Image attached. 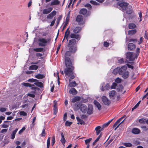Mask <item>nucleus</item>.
<instances>
[{
	"instance_id": "f257e3e1",
	"label": "nucleus",
	"mask_w": 148,
	"mask_h": 148,
	"mask_svg": "<svg viewBox=\"0 0 148 148\" xmlns=\"http://www.w3.org/2000/svg\"><path fill=\"white\" fill-rule=\"evenodd\" d=\"M127 66L125 65L123 66L121 68H116L113 71V73L115 75L117 73L121 75L122 77L125 79L127 78L129 75V72L127 71Z\"/></svg>"
},
{
	"instance_id": "f03ea898",
	"label": "nucleus",
	"mask_w": 148,
	"mask_h": 148,
	"mask_svg": "<svg viewBox=\"0 0 148 148\" xmlns=\"http://www.w3.org/2000/svg\"><path fill=\"white\" fill-rule=\"evenodd\" d=\"M76 42V41L75 39L70 40L68 45L69 47V50L72 52H75L76 50V47L75 45Z\"/></svg>"
},
{
	"instance_id": "7ed1b4c3",
	"label": "nucleus",
	"mask_w": 148,
	"mask_h": 148,
	"mask_svg": "<svg viewBox=\"0 0 148 148\" xmlns=\"http://www.w3.org/2000/svg\"><path fill=\"white\" fill-rule=\"evenodd\" d=\"M126 56L127 59L130 61L134 60L135 59L137 58L138 57L137 54L130 52H127Z\"/></svg>"
},
{
	"instance_id": "20e7f679",
	"label": "nucleus",
	"mask_w": 148,
	"mask_h": 148,
	"mask_svg": "<svg viewBox=\"0 0 148 148\" xmlns=\"http://www.w3.org/2000/svg\"><path fill=\"white\" fill-rule=\"evenodd\" d=\"M66 67L64 71L65 75L69 76L73 74V67L72 65H66Z\"/></svg>"
},
{
	"instance_id": "39448f33",
	"label": "nucleus",
	"mask_w": 148,
	"mask_h": 148,
	"mask_svg": "<svg viewBox=\"0 0 148 148\" xmlns=\"http://www.w3.org/2000/svg\"><path fill=\"white\" fill-rule=\"evenodd\" d=\"M49 40L40 38L38 39V45L41 47H44L47 45Z\"/></svg>"
},
{
	"instance_id": "423d86ee",
	"label": "nucleus",
	"mask_w": 148,
	"mask_h": 148,
	"mask_svg": "<svg viewBox=\"0 0 148 148\" xmlns=\"http://www.w3.org/2000/svg\"><path fill=\"white\" fill-rule=\"evenodd\" d=\"M125 116L124 115L123 117H121L113 125L114 127H115L114 129V130H116V129L119 127V126L120 125L121 123H123L125 119L123 120L121 123H119L121 121V120L123 119Z\"/></svg>"
},
{
	"instance_id": "0eeeda50",
	"label": "nucleus",
	"mask_w": 148,
	"mask_h": 148,
	"mask_svg": "<svg viewBox=\"0 0 148 148\" xmlns=\"http://www.w3.org/2000/svg\"><path fill=\"white\" fill-rule=\"evenodd\" d=\"M119 8L120 9H122V10L124 11L126 10V9L128 7V4L126 3H119Z\"/></svg>"
},
{
	"instance_id": "6e6552de",
	"label": "nucleus",
	"mask_w": 148,
	"mask_h": 148,
	"mask_svg": "<svg viewBox=\"0 0 148 148\" xmlns=\"http://www.w3.org/2000/svg\"><path fill=\"white\" fill-rule=\"evenodd\" d=\"M102 100L103 103L106 105H109L110 103V101L105 96L102 97Z\"/></svg>"
},
{
	"instance_id": "1a4fd4ad",
	"label": "nucleus",
	"mask_w": 148,
	"mask_h": 148,
	"mask_svg": "<svg viewBox=\"0 0 148 148\" xmlns=\"http://www.w3.org/2000/svg\"><path fill=\"white\" fill-rule=\"evenodd\" d=\"M87 112L89 115L92 114L93 111V106L91 104L89 105L88 108H87Z\"/></svg>"
},
{
	"instance_id": "9d476101",
	"label": "nucleus",
	"mask_w": 148,
	"mask_h": 148,
	"mask_svg": "<svg viewBox=\"0 0 148 148\" xmlns=\"http://www.w3.org/2000/svg\"><path fill=\"white\" fill-rule=\"evenodd\" d=\"M80 110L83 113H85L87 111V107L85 105L82 104L80 105Z\"/></svg>"
},
{
	"instance_id": "9b49d317",
	"label": "nucleus",
	"mask_w": 148,
	"mask_h": 148,
	"mask_svg": "<svg viewBox=\"0 0 148 148\" xmlns=\"http://www.w3.org/2000/svg\"><path fill=\"white\" fill-rule=\"evenodd\" d=\"M82 103L80 102H77L74 104L73 106V108L75 111H77L79 109H80V105Z\"/></svg>"
},
{
	"instance_id": "f8f14e48",
	"label": "nucleus",
	"mask_w": 148,
	"mask_h": 148,
	"mask_svg": "<svg viewBox=\"0 0 148 148\" xmlns=\"http://www.w3.org/2000/svg\"><path fill=\"white\" fill-rule=\"evenodd\" d=\"M116 93L114 90L110 91L109 94V97L111 99H114L116 95Z\"/></svg>"
},
{
	"instance_id": "ddd939ff",
	"label": "nucleus",
	"mask_w": 148,
	"mask_h": 148,
	"mask_svg": "<svg viewBox=\"0 0 148 148\" xmlns=\"http://www.w3.org/2000/svg\"><path fill=\"white\" fill-rule=\"evenodd\" d=\"M56 11H53L51 13L47 15V18L49 19H51L53 16L56 14Z\"/></svg>"
},
{
	"instance_id": "4468645a",
	"label": "nucleus",
	"mask_w": 148,
	"mask_h": 148,
	"mask_svg": "<svg viewBox=\"0 0 148 148\" xmlns=\"http://www.w3.org/2000/svg\"><path fill=\"white\" fill-rule=\"evenodd\" d=\"M60 1L58 0H53L50 3V5L51 6L57 5L59 4Z\"/></svg>"
},
{
	"instance_id": "2eb2a0df",
	"label": "nucleus",
	"mask_w": 148,
	"mask_h": 148,
	"mask_svg": "<svg viewBox=\"0 0 148 148\" xmlns=\"http://www.w3.org/2000/svg\"><path fill=\"white\" fill-rule=\"evenodd\" d=\"M75 38L79 40L80 38V36L78 35H76L74 34H71L70 36H69V38Z\"/></svg>"
},
{
	"instance_id": "dca6fc26",
	"label": "nucleus",
	"mask_w": 148,
	"mask_h": 148,
	"mask_svg": "<svg viewBox=\"0 0 148 148\" xmlns=\"http://www.w3.org/2000/svg\"><path fill=\"white\" fill-rule=\"evenodd\" d=\"M52 10L53 8L51 7L49 8L48 9H44L43 11V13L44 14H48L50 13Z\"/></svg>"
},
{
	"instance_id": "f3484780",
	"label": "nucleus",
	"mask_w": 148,
	"mask_h": 148,
	"mask_svg": "<svg viewBox=\"0 0 148 148\" xmlns=\"http://www.w3.org/2000/svg\"><path fill=\"white\" fill-rule=\"evenodd\" d=\"M135 45L132 43H130L128 45V49L130 50H133L135 47Z\"/></svg>"
},
{
	"instance_id": "a211bd4d",
	"label": "nucleus",
	"mask_w": 148,
	"mask_h": 148,
	"mask_svg": "<svg viewBox=\"0 0 148 148\" xmlns=\"http://www.w3.org/2000/svg\"><path fill=\"white\" fill-rule=\"evenodd\" d=\"M70 31L69 30V28H68L67 30H66V31L65 32V34L64 36V39H63L62 40V42H63L65 39V37L66 38V39L67 41L68 40V39L69 38V34H70Z\"/></svg>"
},
{
	"instance_id": "6ab92c4d",
	"label": "nucleus",
	"mask_w": 148,
	"mask_h": 148,
	"mask_svg": "<svg viewBox=\"0 0 148 148\" xmlns=\"http://www.w3.org/2000/svg\"><path fill=\"white\" fill-rule=\"evenodd\" d=\"M102 130V127L100 126H98L96 127L95 128V130L96 131L97 135H98Z\"/></svg>"
},
{
	"instance_id": "aec40b11",
	"label": "nucleus",
	"mask_w": 148,
	"mask_h": 148,
	"mask_svg": "<svg viewBox=\"0 0 148 148\" xmlns=\"http://www.w3.org/2000/svg\"><path fill=\"white\" fill-rule=\"evenodd\" d=\"M94 103L95 106L99 110H101V106L100 104L97 101L94 100Z\"/></svg>"
},
{
	"instance_id": "412c9836",
	"label": "nucleus",
	"mask_w": 148,
	"mask_h": 148,
	"mask_svg": "<svg viewBox=\"0 0 148 148\" xmlns=\"http://www.w3.org/2000/svg\"><path fill=\"white\" fill-rule=\"evenodd\" d=\"M65 65H71L72 64V63L69 58L66 57L65 59Z\"/></svg>"
},
{
	"instance_id": "4be33fe9",
	"label": "nucleus",
	"mask_w": 148,
	"mask_h": 148,
	"mask_svg": "<svg viewBox=\"0 0 148 148\" xmlns=\"http://www.w3.org/2000/svg\"><path fill=\"white\" fill-rule=\"evenodd\" d=\"M126 10H127L126 13L128 14H130L133 12L132 8L131 6H129Z\"/></svg>"
},
{
	"instance_id": "5701e85b",
	"label": "nucleus",
	"mask_w": 148,
	"mask_h": 148,
	"mask_svg": "<svg viewBox=\"0 0 148 148\" xmlns=\"http://www.w3.org/2000/svg\"><path fill=\"white\" fill-rule=\"evenodd\" d=\"M110 88V86L108 84H107L104 88L103 86L101 88V89L102 91H104L106 90H108Z\"/></svg>"
},
{
	"instance_id": "b1692460",
	"label": "nucleus",
	"mask_w": 148,
	"mask_h": 148,
	"mask_svg": "<svg viewBox=\"0 0 148 148\" xmlns=\"http://www.w3.org/2000/svg\"><path fill=\"white\" fill-rule=\"evenodd\" d=\"M69 92L73 95H75L77 94V92L75 88H73L70 90Z\"/></svg>"
},
{
	"instance_id": "393cba45",
	"label": "nucleus",
	"mask_w": 148,
	"mask_h": 148,
	"mask_svg": "<svg viewBox=\"0 0 148 148\" xmlns=\"http://www.w3.org/2000/svg\"><path fill=\"white\" fill-rule=\"evenodd\" d=\"M61 138L60 140V141L61 143L64 145L66 141V140L64 137V134L62 132H61Z\"/></svg>"
},
{
	"instance_id": "a878e982",
	"label": "nucleus",
	"mask_w": 148,
	"mask_h": 148,
	"mask_svg": "<svg viewBox=\"0 0 148 148\" xmlns=\"http://www.w3.org/2000/svg\"><path fill=\"white\" fill-rule=\"evenodd\" d=\"M54 103H55L54 105L53 108V114H56L58 111L57 108V104H56V102L55 101H54Z\"/></svg>"
},
{
	"instance_id": "bb28decb",
	"label": "nucleus",
	"mask_w": 148,
	"mask_h": 148,
	"mask_svg": "<svg viewBox=\"0 0 148 148\" xmlns=\"http://www.w3.org/2000/svg\"><path fill=\"white\" fill-rule=\"evenodd\" d=\"M132 132L133 134H137L140 132V131L138 129L134 128L132 130Z\"/></svg>"
},
{
	"instance_id": "cd10ccee",
	"label": "nucleus",
	"mask_w": 148,
	"mask_h": 148,
	"mask_svg": "<svg viewBox=\"0 0 148 148\" xmlns=\"http://www.w3.org/2000/svg\"><path fill=\"white\" fill-rule=\"evenodd\" d=\"M80 99V97H76L72 99L71 101L74 103L76 101H79Z\"/></svg>"
},
{
	"instance_id": "c85d7f7f",
	"label": "nucleus",
	"mask_w": 148,
	"mask_h": 148,
	"mask_svg": "<svg viewBox=\"0 0 148 148\" xmlns=\"http://www.w3.org/2000/svg\"><path fill=\"white\" fill-rule=\"evenodd\" d=\"M87 12V10L85 8H82L81 9L79 12L80 14H83L85 15Z\"/></svg>"
},
{
	"instance_id": "c756f323",
	"label": "nucleus",
	"mask_w": 148,
	"mask_h": 148,
	"mask_svg": "<svg viewBox=\"0 0 148 148\" xmlns=\"http://www.w3.org/2000/svg\"><path fill=\"white\" fill-rule=\"evenodd\" d=\"M136 25L133 23H130L129 24L128 27L129 29H133L136 28Z\"/></svg>"
},
{
	"instance_id": "7c9ffc66",
	"label": "nucleus",
	"mask_w": 148,
	"mask_h": 148,
	"mask_svg": "<svg viewBox=\"0 0 148 148\" xmlns=\"http://www.w3.org/2000/svg\"><path fill=\"white\" fill-rule=\"evenodd\" d=\"M81 28L80 27H77L75 28L73 30L74 32L75 33H78L80 32Z\"/></svg>"
},
{
	"instance_id": "2f4dec72",
	"label": "nucleus",
	"mask_w": 148,
	"mask_h": 148,
	"mask_svg": "<svg viewBox=\"0 0 148 148\" xmlns=\"http://www.w3.org/2000/svg\"><path fill=\"white\" fill-rule=\"evenodd\" d=\"M136 32V29L129 30L128 32V34L129 35H132Z\"/></svg>"
},
{
	"instance_id": "473e14b6",
	"label": "nucleus",
	"mask_w": 148,
	"mask_h": 148,
	"mask_svg": "<svg viewBox=\"0 0 148 148\" xmlns=\"http://www.w3.org/2000/svg\"><path fill=\"white\" fill-rule=\"evenodd\" d=\"M18 131V129H16L14 131L12 134H11V138L12 139H13L14 138L15 134Z\"/></svg>"
},
{
	"instance_id": "72a5a7b5",
	"label": "nucleus",
	"mask_w": 148,
	"mask_h": 148,
	"mask_svg": "<svg viewBox=\"0 0 148 148\" xmlns=\"http://www.w3.org/2000/svg\"><path fill=\"white\" fill-rule=\"evenodd\" d=\"M76 119L78 122L77 124H80L82 125L84 123V121L81 119H80L79 117H77Z\"/></svg>"
},
{
	"instance_id": "f704fd0d",
	"label": "nucleus",
	"mask_w": 148,
	"mask_h": 148,
	"mask_svg": "<svg viewBox=\"0 0 148 148\" xmlns=\"http://www.w3.org/2000/svg\"><path fill=\"white\" fill-rule=\"evenodd\" d=\"M123 87L121 85H119L117 87V90L119 92H122L123 89Z\"/></svg>"
},
{
	"instance_id": "c9c22d12",
	"label": "nucleus",
	"mask_w": 148,
	"mask_h": 148,
	"mask_svg": "<svg viewBox=\"0 0 148 148\" xmlns=\"http://www.w3.org/2000/svg\"><path fill=\"white\" fill-rule=\"evenodd\" d=\"M38 66L37 65H31L29 67L30 70H36L38 69Z\"/></svg>"
},
{
	"instance_id": "e433bc0d",
	"label": "nucleus",
	"mask_w": 148,
	"mask_h": 148,
	"mask_svg": "<svg viewBox=\"0 0 148 148\" xmlns=\"http://www.w3.org/2000/svg\"><path fill=\"white\" fill-rule=\"evenodd\" d=\"M45 61L43 59L38 60L37 62L34 63V64H44Z\"/></svg>"
},
{
	"instance_id": "4c0bfd02",
	"label": "nucleus",
	"mask_w": 148,
	"mask_h": 148,
	"mask_svg": "<svg viewBox=\"0 0 148 148\" xmlns=\"http://www.w3.org/2000/svg\"><path fill=\"white\" fill-rule=\"evenodd\" d=\"M74 52H72L70 50L69 51H67L66 52L65 55V58L68 57L70 56L72 53H74Z\"/></svg>"
},
{
	"instance_id": "58836bf2",
	"label": "nucleus",
	"mask_w": 148,
	"mask_h": 148,
	"mask_svg": "<svg viewBox=\"0 0 148 148\" xmlns=\"http://www.w3.org/2000/svg\"><path fill=\"white\" fill-rule=\"evenodd\" d=\"M43 50V49L42 48H38L34 49V50L36 52H42Z\"/></svg>"
},
{
	"instance_id": "ea45409f",
	"label": "nucleus",
	"mask_w": 148,
	"mask_h": 148,
	"mask_svg": "<svg viewBox=\"0 0 148 148\" xmlns=\"http://www.w3.org/2000/svg\"><path fill=\"white\" fill-rule=\"evenodd\" d=\"M83 19V17L81 15H78L77 16V18L76 21L77 22H81L82 21Z\"/></svg>"
},
{
	"instance_id": "a19ab883",
	"label": "nucleus",
	"mask_w": 148,
	"mask_h": 148,
	"mask_svg": "<svg viewBox=\"0 0 148 148\" xmlns=\"http://www.w3.org/2000/svg\"><path fill=\"white\" fill-rule=\"evenodd\" d=\"M77 84L75 82H72L70 83L69 86L71 87H74Z\"/></svg>"
},
{
	"instance_id": "79ce46f5",
	"label": "nucleus",
	"mask_w": 148,
	"mask_h": 148,
	"mask_svg": "<svg viewBox=\"0 0 148 148\" xmlns=\"http://www.w3.org/2000/svg\"><path fill=\"white\" fill-rule=\"evenodd\" d=\"M34 84L40 87H42V84L41 82H38V81L35 82Z\"/></svg>"
},
{
	"instance_id": "37998d69",
	"label": "nucleus",
	"mask_w": 148,
	"mask_h": 148,
	"mask_svg": "<svg viewBox=\"0 0 148 148\" xmlns=\"http://www.w3.org/2000/svg\"><path fill=\"white\" fill-rule=\"evenodd\" d=\"M137 41L136 39H131V38H126V42H130L133 41L134 42H136Z\"/></svg>"
},
{
	"instance_id": "c03bdc74",
	"label": "nucleus",
	"mask_w": 148,
	"mask_h": 148,
	"mask_svg": "<svg viewBox=\"0 0 148 148\" xmlns=\"http://www.w3.org/2000/svg\"><path fill=\"white\" fill-rule=\"evenodd\" d=\"M22 84L23 86L26 87H31L32 86H34V85H32L31 84L27 83H23Z\"/></svg>"
},
{
	"instance_id": "a18cd8bd",
	"label": "nucleus",
	"mask_w": 148,
	"mask_h": 148,
	"mask_svg": "<svg viewBox=\"0 0 148 148\" xmlns=\"http://www.w3.org/2000/svg\"><path fill=\"white\" fill-rule=\"evenodd\" d=\"M122 81V79L119 77L116 78L115 80V82L118 84L121 83Z\"/></svg>"
},
{
	"instance_id": "49530a36",
	"label": "nucleus",
	"mask_w": 148,
	"mask_h": 148,
	"mask_svg": "<svg viewBox=\"0 0 148 148\" xmlns=\"http://www.w3.org/2000/svg\"><path fill=\"white\" fill-rule=\"evenodd\" d=\"M123 145L127 147H132V144L129 143H125L123 144Z\"/></svg>"
},
{
	"instance_id": "de8ad7c7",
	"label": "nucleus",
	"mask_w": 148,
	"mask_h": 148,
	"mask_svg": "<svg viewBox=\"0 0 148 148\" xmlns=\"http://www.w3.org/2000/svg\"><path fill=\"white\" fill-rule=\"evenodd\" d=\"M36 57H39V58H40L41 59H42L43 58V57L42 56V54L40 53H37L36 54Z\"/></svg>"
},
{
	"instance_id": "09e8293b",
	"label": "nucleus",
	"mask_w": 148,
	"mask_h": 148,
	"mask_svg": "<svg viewBox=\"0 0 148 148\" xmlns=\"http://www.w3.org/2000/svg\"><path fill=\"white\" fill-rule=\"evenodd\" d=\"M92 140V138H89L85 140V142L86 144L88 145H89V143H90V141Z\"/></svg>"
},
{
	"instance_id": "8fccbe9b",
	"label": "nucleus",
	"mask_w": 148,
	"mask_h": 148,
	"mask_svg": "<svg viewBox=\"0 0 148 148\" xmlns=\"http://www.w3.org/2000/svg\"><path fill=\"white\" fill-rule=\"evenodd\" d=\"M50 137H49L47 140V148H49V145L50 144Z\"/></svg>"
},
{
	"instance_id": "3c124183",
	"label": "nucleus",
	"mask_w": 148,
	"mask_h": 148,
	"mask_svg": "<svg viewBox=\"0 0 148 148\" xmlns=\"http://www.w3.org/2000/svg\"><path fill=\"white\" fill-rule=\"evenodd\" d=\"M35 77L38 79H42L43 77V75L40 74H38L36 75Z\"/></svg>"
},
{
	"instance_id": "603ef678",
	"label": "nucleus",
	"mask_w": 148,
	"mask_h": 148,
	"mask_svg": "<svg viewBox=\"0 0 148 148\" xmlns=\"http://www.w3.org/2000/svg\"><path fill=\"white\" fill-rule=\"evenodd\" d=\"M38 80L36 79H29L28 80V81L29 82H35L38 81Z\"/></svg>"
},
{
	"instance_id": "864d4df0",
	"label": "nucleus",
	"mask_w": 148,
	"mask_h": 148,
	"mask_svg": "<svg viewBox=\"0 0 148 148\" xmlns=\"http://www.w3.org/2000/svg\"><path fill=\"white\" fill-rule=\"evenodd\" d=\"M144 38L143 37H141L140 38L139 40L138 41V44L139 45L141 44L143 41Z\"/></svg>"
},
{
	"instance_id": "5fc2aeb1",
	"label": "nucleus",
	"mask_w": 148,
	"mask_h": 148,
	"mask_svg": "<svg viewBox=\"0 0 148 148\" xmlns=\"http://www.w3.org/2000/svg\"><path fill=\"white\" fill-rule=\"evenodd\" d=\"M140 101H138L137 104L132 108V111H133L134 109H136L139 106V105L140 103Z\"/></svg>"
},
{
	"instance_id": "6e6d98bb",
	"label": "nucleus",
	"mask_w": 148,
	"mask_h": 148,
	"mask_svg": "<svg viewBox=\"0 0 148 148\" xmlns=\"http://www.w3.org/2000/svg\"><path fill=\"white\" fill-rule=\"evenodd\" d=\"M117 84L115 83L114 82L112 83V85L111 86V89H115Z\"/></svg>"
},
{
	"instance_id": "4d7b16f0",
	"label": "nucleus",
	"mask_w": 148,
	"mask_h": 148,
	"mask_svg": "<svg viewBox=\"0 0 148 148\" xmlns=\"http://www.w3.org/2000/svg\"><path fill=\"white\" fill-rule=\"evenodd\" d=\"M72 122H69L68 121H66L65 122V125L67 126H69L70 125H71L72 124Z\"/></svg>"
},
{
	"instance_id": "13d9d810",
	"label": "nucleus",
	"mask_w": 148,
	"mask_h": 148,
	"mask_svg": "<svg viewBox=\"0 0 148 148\" xmlns=\"http://www.w3.org/2000/svg\"><path fill=\"white\" fill-rule=\"evenodd\" d=\"M45 134H46L45 133V129H43L42 130V132L40 135L41 136L43 137L45 136Z\"/></svg>"
},
{
	"instance_id": "bf43d9fd",
	"label": "nucleus",
	"mask_w": 148,
	"mask_h": 148,
	"mask_svg": "<svg viewBox=\"0 0 148 148\" xmlns=\"http://www.w3.org/2000/svg\"><path fill=\"white\" fill-rule=\"evenodd\" d=\"M90 3L92 4L96 5H99V3H97L95 1H93L92 0L90 1Z\"/></svg>"
},
{
	"instance_id": "052dcab7",
	"label": "nucleus",
	"mask_w": 148,
	"mask_h": 148,
	"mask_svg": "<svg viewBox=\"0 0 148 148\" xmlns=\"http://www.w3.org/2000/svg\"><path fill=\"white\" fill-rule=\"evenodd\" d=\"M84 6L85 7L87 8L88 9H90L91 8V5L89 3H87Z\"/></svg>"
},
{
	"instance_id": "680f3d73",
	"label": "nucleus",
	"mask_w": 148,
	"mask_h": 148,
	"mask_svg": "<svg viewBox=\"0 0 148 148\" xmlns=\"http://www.w3.org/2000/svg\"><path fill=\"white\" fill-rule=\"evenodd\" d=\"M55 142V137L53 136L52 137V140H51V145L53 146Z\"/></svg>"
},
{
	"instance_id": "e2e57ef3",
	"label": "nucleus",
	"mask_w": 148,
	"mask_h": 148,
	"mask_svg": "<svg viewBox=\"0 0 148 148\" xmlns=\"http://www.w3.org/2000/svg\"><path fill=\"white\" fill-rule=\"evenodd\" d=\"M119 61V62L120 64H123L124 63V59L123 58H121L119 60H118Z\"/></svg>"
},
{
	"instance_id": "0e129e2a",
	"label": "nucleus",
	"mask_w": 148,
	"mask_h": 148,
	"mask_svg": "<svg viewBox=\"0 0 148 148\" xmlns=\"http://www.w3.org/2000/svg\"><path fill=\"white\" fill-rule=\"evenodd\" d=\"M100 138V136H99L96 138V139L95 140L93 143V145H94L99 140Z\"/></svg>"
},
{
	"instance_id": "69168bd1",
	"label": "nucleus",
	"mask_w": 148,
	"mask_h": 148,
	"mask_svg": "<svg viewBox=\"0 0 148 148\" xmlns=\"http://www.w3.org/2000/svg\"><path fill=\"white\" fill-rule=\"evenodd\" d=\"M20 114L21 115L26 116L27 114L24 111H21L20 112Z\"/></svg>"
},
{
	"instance_id": "338daca9",
	"label": "nucleus",
	"mask_w": 148,
	"mask_h": 148,
	"mask_svg": "<svg viewBox=\"0 0 148 148\" xmlns=\"http://www.w3.org/2000/svg\"><path fill=\"white\" fill-rule=\"evenodd\" d=\"M138 14L139 15V17L138 18V19L139 20V21L140 22L142 21V19H141L142 13L141 12H139L138 13Z\"/></svg>"
},
{
	"instance_id": "774afa93",
	"label": "nucleus",
	"mask_w": 148,
	"mask_h": 148,
	"mask_svg": "<svg viewBox=\"0 0 148 148\" xmlns=\"http://www.w3.org/2000/svg\"><path fill=\"white\" fill-rule=\"evenodd\" d=\"M7 109L4 108H0V111L1 112H4Z\"/></svg>"
}]
</instances>
